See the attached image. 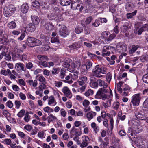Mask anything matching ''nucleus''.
Listing matches in <instances>:
<instances>
[{"label":"nucleus","instance_id":"64","mask_svg":"<svg viewBox=\"0 0 148 148\" xmlns=\"http://www.w3.org/2000/svg\"><path fill=\"white\" fill-rule=\"evenodd\" d=\"M24 128L27 131H30L32 129V127L29 125H27L25 126Z\"/></svg>","mask_w":148,"mask_h":148},{"label":"nucleus","instance_id":"33","mask_svg":"<svg viewBox=\"0 0 148 148\" xmlns=\"http://www.w3.org/2000/svg\"><path fill=\"white\" fill-rule=\"evenodd\" d=\"M37 58L40 61L48 60L49 59L47 56L45 55H38L37 56Z\"/></svg>","mask_w":148,"mask_h":148},{"label":"nucleus","instance_id":"55","mask_svg":"<svg viewBox=\"0 0 148 148\" xmlns=\"http://www.w3.org/2000/svg\"><path fill=\"white\" fill-rule=\"evenodd\" d=\"M111 101L110 100H108L107 101V102L105 103L103 102L102 103V105L105 108H108L109 106H110Z\"/></svg>","mask_w":148,"mask_h":148},{"label":"nucleus","instance_id":"41","mask_svg":"<svg viewBox=\"0 0 148 148\" xmlns=\"http://www.w3.org/2000/svg\"><path fill=\"white\" fill-rule=\"evenodd\" d=\"M82 140L84 142L88 144L90 143V139L87 136H84L82 137Z\"/></svg>","mask_w":148,"mask_h":148},{"label":"nucleus","instance_id":"56","mask_svg":"<svg viewBox=\"0 0 148 148\" xmlns=\"http://www.w3.org/2000/svg\"><path fill=\"white\" fill-rule=\"evenodd\" d=\"M25 113V110L22 109L18 113L17 115L19 117H22L24 116Z\"/></svg>","mask_w":148,"mask_h":148},{"label":"nucleus","instance_id":"2","mask_svg":"<svg viewBox=\"0 0 148 148\" xmlns=\"http://www.w3.org/2000/svg\"><path fill=\"white\" fill-rule=\"evenodd\" d=\"M47 17L50 20H54L60 21L63 20L58 7L54 8L52 10L51 13L48 14Z\"/></svg>","mask_w":148,"mask_h":148},{"label":"nucleus","instance_id":"42","mask_svg":"<svg viewBox=\"0 0 148 148\" xmlns=\"http://www.w3.org/2000/svg\"><path fill=\"white\" fill-rule=\"evenodd\" d=\"M136 133L132 132V130L131 129H130V128L129 129L128 132L127 133V134L129 138H131L132 137H134V135Z\"/></svg>","mask_w":148,"mask_h":148},{"label":"nucleus","instance_id":"39","mask_svg":"<svg viewBox=\"0 0 148 148\" xmlns=\"http://www.w3.org/2000/svg\"><path fill=\"white\" fill-rule=\"evenodd\" d=\"M75 31L76 34H80L83 31V28L79 26H77L75 29Z\"/></svg>","mask_w":148,"mask_h":148},{"label":"nucleus","instance_id":"8","mask_svg":"<svg viewBox=\"0 0 148 148\" xmlns=\"http://www.w3.org/2000/svg\"><path fill=\"white\" fill-rule=\"evenodd\" d=\"M116 48L119 52H125L127 49V46L123 42H120L117 44Z\"/></svg>","mask_w":148,"mask_h":148},{"label":"nucleus","instance_id":"57","mask_svg":"<svg viewBox=\"0 0 148 148\" xmlns=\"http://www.w3.org/2000/svg\"><path fill=\"white\" fill-rule=\"evenodd\" d=\"M39 63L40 65L43 66L44 67H47L48 66V63L45 61H40Z\"/></svg>","mask_w":148,"mask_h":148},{"label":"nucleus","instance_id":"47","mask_svg":"<svg viewBox=\"0 0 148 148\" xmlns=\"http://www.w3.org/2000/svg\"><path fill=\"white\" fill-rule=\"evenodd\" d=\"M60 71V69L58 68L53 67L52 71V73L53 75H56Z\"/></svg>","mask_w":148,"mask_h":148},{"label":"nucleus","instance_id":"62","mask_svg":"<svg viewBox=\"0 0 148 148\" xmlns=\"http://www.w3.org/2000/svg\"><path fill=\"white\" fill-rule=\"evenodd\" d=\"M60 113L62 116L63 117H65L66 115V113L64 110V109L63 108H62L60 110Z\"/></svg>","mask_w":148,"mask_h":148},{"label":"nucleus","instance_id":"15","mask_svg":"<svg viewBox=\"0 0 148 148\" xmlns=\"http://www.w3.org/2000/svg\"><path fill=\"white\" fill-rule=\"evenodd\" d=\"M130 129H132L133 132L137 134L140 132L142 131V127L139 124L134 126H131L130 127Z\"/></svg>","mask_w":148,"mask_h":148},{"label":"nucleus","instance_id":"48","mask_svg":"<svg viewBox=\"0 0 148 148\" xmlns=\"http://www.w3.org/2000/svg\"><path fill=\"white\" fill-rule=\"evenodd\" d=\"M93 19L92 16H89L87 18L85 21V23L86 25L89 24Z\"/></svg>","mask_w":148,"mask_h":148},{"label":"nucleus","instance_id":"37","mask_svg":"<svg viewBox=\"0 0 148 148\" xmlns=\"http://www.w3.org/2000/svg\"><path fill=\"white\" fill-rule=\"evenodd\" d=\"M101 18H99L97 19H96L94 23H92V26L95 27H97L99 26L100 25V19L101 20Z\"/></svg>","mask_w":148,"mask_h":148},{"label":"nucleus","instance_id":"11","mask_svg":"<svg viewBox=\"0 0 148 148\" xmlns=\"http://www.w3.org/2000/svg\"><path fill=\"white\" fill-rule=\"evenodd\" d=\"M69 32L66 27L64 25L62 26L59 31L60 35L63 37H66L69 34Z\"/></svg>","mask_w":148,"mask_h":148},{"label":"nucleus","instance_id":"63","mask_svg":"<svg viewBox=\"0 0 148 148\" xmlns=\"http://www.w3.org/2000/svg\"><path fill=\"white\" fill-rule=\"evenodd\" d=\"M92 86L94 88H97L98 87V84L97 81V82H92Z\"/></svg>","mask_w":148,"mask_h":148},{"label":"nucleus","instance_id":"40","mask_svg":"<svg viewBox=\"0 0 148 148\" xmlns=\"http://www.w3.org/2000/svg\"><path fill=\"white\" fill-rule=\"evenodd\" d=\"M66 70L64 69H62L60 71V77L61 79H63L66 75Z\"/></svg>","mask_w":148,"mask_h":148},{"label":"nucleus","instance_id":"34","mask_svg":"<svg viewBox=\"0 0 148 148\" xmlns=\"http://www.w3.org/2000/svg\"><path fill=\"white\" fill-rule=\"evenodd\" d=\"M48 122L49 123L52 121L53 120L57 119L56 117L52 114H51L49 116L47 117Z\"/></svg>","mask_w":148,"mask_h":148},{"label":"nucleus","instance_id":"45","mask_svg":"<svg viewBox=\"0 0 148 148\" xmlns=\"http://www.w3.org/2000/svg\"><path fill=\"white\" fill-rule=\"evenodd\" d=\"M43 110L45 112L47 113L53 112V109L49 106H47L44 108Z\"/></svg>","mask_w":148,"mask_h":148},{"label":"nucleus","instance_id":"7","mask_svg":"<svg viewBox=\"0 0 148 148\" xmlns=\"http://www.w3.org/2000/svg\"><path fill=\"white\" fill-rule=\"evenodd\" d=\"M141 99V98L140 96V94H135L132 97L131 103L134 106H138Z\"/></svg>","mask_w":148,"mask_h":148},{"label":"nucleus","instance_id":"24","mask_svg":"<svg viewBox=\"0 0 148 148\" xmlns=\"http://www.w3.org/2000/svg\"><path fill=\"white\" fill-rule=\"evenodd\" d=\"M96 115V113L94 112L91 111L89 112L86 114V117L88 121H90Z\"/></svg>","mask_w":148,"mask_h":148},{"label":"nucleus","instance_id":"59","mask_svg":"<svg viewBox=\"0 0 148 148\" xmlns=\"http://www.w3.org/2000/svg\"><path fill=\"white\" fill-rule=\"evenodd\" d=\"M2 63L6 64L7 65L8 67L10 69H12L13 68L14 66L13 64L12 63H7L6 62L4 61L2 62Z\"/></svg>","mask_w":148,"mask_h":148},{"label":"nucleus","instance_id":"21","mask_svg":"<svg viewBox=\"0 0 148 148\" xmlns=\"http://www.w3.org/2000/svg\"><path fill=\"white\" fill-rule=\"evenodd\" d=\"M135 114L136 116L138 119L143 120L145 118L144 114L138 110H136L135 112Z\"/></svg>","mask_w":148,"mask_h":148},{"label":"nucleus","instance_id":"18","mask_svg":"<svg viewBox=\"0 0 148 148\" xmlns=\"http://www.w3.org/2000/svg\"><path fill=\"white\" fill-rule=\"evenodd\" d=\"M29 6L26 3H23L21 6V10L23 13H27L29 9Z\"/></svg>","mask_w":148,"mask_h":148},{"label":"nucleus","instance_id":"4","mask_svg":"<svg viewBox=\"0 0 148 148\" xmlns=\"http://www.w3.org/2000/svg\"><path fill=\"white\" fill-rule=\"evenodd\" d=\"M106 71L103 69L102 70V68L100 67L99 65L95 66L92 70V75L93 77H96L99 78L102 77V75H100L101 73L105 74Z\"/></svg>","mask_w":148,"mask_h":148},{"label":"nucleus","instance_id":"12","mask_svg":"<svg viewBox=\"0 0 148 148\" xmlns=\"http://www.w3.org/2000/svg\"><path fill=\"white\" fill-rule=\"evenodd\" d=\"M69 71L71 73L69 74V75L71 76V79L75 80L78 78L79 73L77 71L71 68H69Z\"/></svg>","mask_w":148,"mask_h":148},{"label":"nucleus","instance_id":"51","mask_svg":"<svg viewBox=\"0 0 148 148\" xmlns=\"http://www.w3.org/2000/svg\"><path fill=\"white\" fill-rule=\"evenodd\" d=\"M51 42L52 43H59V38L58 36H56V37H52L51 39Z\"/></svg>","mask_w":148,"mask_h":148},{"label":"nucleus","instance_id":"46","mask_svg":"<svg viewBox=\"0 0 148 148\" xmlns=\"http://www.w3.org/2000/svg\"><path fill=\"white\" fill-rule=\"evenodd\" d=\"M38 136L41 138H44L45 137V134L43 131H40L38 132Z\"/></svg>","mask_w":148,"mask_h":148},{"label":"nucleus","instance_id":"28","mask_svg":"<svg viewBox=\"0 0 148 148\" xmlns=\"http://www.w3.org/2000/svg\"><path fill=\"white\" fill-rule=\"evenodd\" d=\"M16 26V23L12 21L10 22L7 24V27L10 29H14L15 28Z\"/></svg>","mask_w":148,"mask_h":148},{"label":"nucleus","instance_id":"52","mask_svg":"<svg viewBox=\"0 0 148 148\" xmlns=\"http://www.w3.org/2000/svg\"><path fill=\"white\" fill-rule=\"evenodd\" d=\"M112 79V75L110 72L108 73L106 75V79L107 81L110 83Z\"/></svg>","mask_w":148,"mask_h":148},{"label":"nucleus","instance_id":"13","mask_svg":"<svg viewBox=\"0 0 148 148\" xmlns=\"http://www.w3.org/2000/svg\"><path fill=\"white\" fill-rule=\"evenodd\" d=\"M15 68L17 71H25L26 70V68L25 67L24 65L21 62L16 63Z\"/></svg>","mask_w":148,"mask_h":148},{"label":"nucleus","instance_id":"20","mask_svg":"<svg viewBox=\"0 0 148 148\" xmlns=\"http://www.w3.org/2000/svg\"><path fill=\"white\" fill-rule=\"evenodd\" d=\"M57 104L55 98L53 96H51L49 97L48 100V104L51 106H55Z\"/></svg>","mask_w":148,"mask_h":148},{"label":"nucleus","instance_id":"44","mask_svg":"<svg viewBox=\"0 0 148 148\" xmlns=\"http://www.w3.org/2000/svg\"><path fill=\"white\" fill-rule=\"evenodd\" d=\"M139 121L136 119H133L131 121L132 125L131 126H134L136 125H139Z\"/></svg>","mask_w":148,"mask_h":148},{"label":"nucleus","instance_id":"17","mask_svg":"<svg viewBox=\"0 0 148 148\" xmlns=\"http://www.w3.org/2000/svg\"><path fill=\"white\" fill-rule=\"evenodd\" d=\"M45 28L48 31H51L54 29V27L52 23L49 21H47L45 24Z\"/></svg>","mask_w":148,"mask_h":148},{"label":"nucleus","instance_id":"9","mask_svg":"<svg viewBox=\"0 0 148 148\" xmlns=\"http://www.w3.org/2000/svg\"><path fill=\"white\" fill-rule=\"evenodd\" d=\"M103 125L106 127L108 128V130H109V132L112 133V131L113 128V119H111L110 120V127H108V120L106 119H104L103 120Z\"/></svg>","mask_w":148,"mask_h":148},{"label":"nucleus","instance_id":"10","mask_svg":"<svg viewBox=\"0 0 148 148\" xmlns=\"http://www.w3.org/2000/svg\"><path fill=\"white\" fill-rule=\"evenodd\" d=\"M14 51L16 52V57H19L20 59L23 61L26 60L27 58V56L25 54H23L22 56H20L19 54L17 53V54L16 51H18L19 52L23 51L20 49V48L18 46H16L14 49Z\"/></svg>","mask_w":148,"mask_h":148},{"label":"nucleus","instance_id":"1","mask_svg":"<svg viewBox=\"0 0 148 148\" xmlns=\"http://www.w3.org/2000/svg\"><path fill=\"white\" fill-rule=\"evenodd\" d=\"M98 85L100 86L103 87L100 88L97 92V94L95 96V98L98 97V96H101L103 97V98H105L106 96L104 94H101L102 92H106L109 89L108 87V84L106 83L104 81L101 79H98L97 80Z\"/></svg>","mask_w":148,"mask_h":148},{"label":"nucleus","instance_id":"43","mask_svg":"<svg viewBox=\"0 0 148 148\" xmlns=\"http://www.w3.org/2000/svg\"><path fill=\"white\" fill-rule=\"evenodd\" d=\"M92 62L91 61H88L86 62L85 64L84 65H85L87 69L89 70L92 67Z\"/></svg>","mask_w":148,"mask_h":148},{"label":"nucleus","instance_id":"31","mask_svg":"<svg viewBox=\"0 0 148 148\" xmlns=\"http://www.w3.org/2000/svg\"><path fill=\"white\" fill-rule=\"evenodd\" d=\"M137 10H136L132 13H127L126 14L127 18V19H131L134 16H135Z\"/></svg>","mask_w":148,"mask_h":148},{"label":"nucleus","instance_id":"19","mask_svg":"<svg viewBox=\"0 0 148 148\" xmlns=\"http://www.w3.org/2000/svg\"><path fill=\"white\" fill-rule=\"evenodd\" d=\"M72 63L71 59L68 58H66L64 60L63 65L64 67L68 68L69 69V68H71L70 66Z\"/></svg>","mask_w":148,"mask_h":148},{"label":"nucleus","instance_id":"49","mask_svg":"<svg viewBox=\"0 0 148 148\" xmlns=\"http://www.w3.org/2000/svg\"><path fill=\"white\" fill-rule=\"evenodd\" d=\"M142 80L144 82L148 84V73L146 74L143 76Z\"/></svg>","mask_w":148,"mask_h":148},{"label":"nucleus","instance_id":"14","mask_svg":"<svg viewBox=\"0 0 148 148\" xmlns=\"http://www.w3.org/2000/svg\"><path fill=\"white\" fill-rule=\"evenodd\" d=\"M62 91L65 96L68 97L69 98H71L72 97V93L67 87H64L62 90Z\"/></svg>","mask_w":148,"mask_h":148},{"label":"nucleus","instance_id":"22","mask_svg":"<svg viewBox=\"0 0 148 148\" xmlns=\"http://www.w3.org/2000/svg\"><path fill=\"white\" fill-rule=\"evenodd\" d=\"M31 18L32 22L34 25H38L40 22V19L39 18L36 16L32 15Z\"/></svg>","mask_w":148,"mask_h":148},{"label":"nucleus","instance_id":"61","mask_svg":"<svg viewBox=\"0 0 148 148\" xmlns=\"http://www.w3.org/2000/svg\"><path fill=\"white\" fill-rule=\"evenodd\" d=\"M137 29H138V30L137 33L138 35H140L142 34V32L144 31V30L143 29L142 26L140 27H138V28Z\"/></svg>","mask_w":148,"mask_h":148},{"label":"nucleus","instance_id":"53","mask_svg":"<svg viewBox=\"0 0 148 148\" xmlns=\"http://www.w3.org/2000/svg\"><path fill=\"white\" fill-rule=\"evenodd\" d=\"M32 5L34 7H39L40 5V3L38 1L36 0L34 1L32 3Z\"/></svg>","mask_w":148,"mask_h":148},{"label":"nucleus","instance_id":"30","mask_svg":"<svg viewBox=\"0 0 148 148\" xmlns=\"http://www.w3.org/2000/svg\"><path fill=\"white\" fill-rule=\"evenodd\" d=\"M134 8V5L132 3L128 2L126 3L125 6V8L128 11H130Z\"/></svg>","mask_w":148,"mask_h":148},{"label":"nucleus","instance_id":"29","mask_svg":"<svg viewBox=\"0 0 148 148\" xmlns=\"http://www.w3.org/2000/svg\"><path fill=\"white\" fill-rule=\"evenodd\" d=\"M88 70L86 67V66L84 65H82L81 68V72L82 74L86 75L88 73L87 71Z\"/></svg>","mask_w":148,"mask_h":148},{"label":"nucleus","instance_id":"27","mask_svg":"<svg viewBox=\"0 0 148 148\" xmlns=\"http://www.w3.org/2000/svg\"><path fill=\"white\" fill-rule=\"evenodd\" d=\"M27 82L30 86H32L34 88H35L37 86L38 84V82L36 80H30L27 81Z\"/></svg>","mask_w":148,"mask_h":148},{"label":"nucleus","instance_id":"35","mask_svg":"<svg viewBox=\"0 0 148 148\" xmlns=\"http://www.w3.org/2000/svg\"><path fill=\"white\" fill-rule=\"evenodd\" d=\"M139 47V46L137 45H133L132 47V48L129 51V53L130 54H132L134 53L137 50L138 48Z\"/></svg>","mask_w":148,"mask_h":148},{"label":"nucleus","instance_id":"26","mask_svg":"<svg viewBox=\"0 0 148 148\" xmlns=\"http://www.w3.org/2000/svg\"><path fill=\"white\" fill-rule=\"evenodd\" d=\"M108 88H109V89L107 91V92H102L101 93V94H104V95H105L106 96H105V98H103V97L102 96H98V97L96 98H98V99L99 98V99H101L103 100L106 99L107 97V95H106V94L109 91V90H110V95H112V91L110 87H108Z\"/></svg>","mask_w":148,"mask_h":148},{"label":"nucleus","instance_id":"38","mask_svg":"<svg viewBox=\"0 0 148 148\" xmlns=\"http://www.w3.org/2000/svg\"><path fill=\"white\" fill-rule=\"evenodd\" d=\"M1 42L4 45H5L6 44L8 39L5 36L3 35L2 37L0 38Z\"/></svg>","mask_w":148,"mask_h":148},{"label":"nucleus","instance_id":"25","mask_svg":"<svg viewBox=\"0 0 148 148\" xmlns=\"http://www.w3.org/2000/svg\"><path fill=\"white\" fill-rule=\"evenodd\" d=\"M71 50H77L80 47V45L78 43L75 42L69 46Z\"/></svg>","mask_w":148,"mask_h":148},{"label":"nucleus","instance_id":"23","mask_svg":"<svg viewBox=\"0 0 148 148\" xmlns=\"http://www.w3.org/2000/svg\"><path fill=\"white\" fill-rule=\"evenodd\" d=\"M36 27L34 24L30 23L27 25V31L30 32H32L35 31L36 29Z\"/></svg>","mask_w":148,"mask_h":148},{"label":"nucleus","instance_id":"54","mask_svg":"<svg viewBox=\"0 0 148 148\" xmlns=\"http://www.w3.org/2000/svg\"><path fill=\"white\" fill-rule=\"evenodd\" d=\"M93 93V91L91 89H89L85 93L84 95L88 97L90 95H92Z\"/></svg>","mask_w":148,"mask_h":148},{"label":"nucleus","instance_id":"32","mask_svg":"<svg viewBox=\"0 0 148 148\" xmlns=\"http://www.w3.org/2000/svg\"><path fill=\"white\" fill-rule=\"evenodd\" d=\"M60 4L63 6L68 5L71 3V0H60Z\"/></svg>","mask_w":148,"mask_h":148},{"label":"nucleus","instance_id":"3","mask_svg":"<svg viewBox=\"0 0 148 148\" xmlns=\"http://www.w3.org/2000/svg\"><path fill=\"white\" fill-rule=\"evenodd\" d=\"M16 10L15 8L12 4L6 5L3 10V12L5 16L7 17L11 16Z\"/></svg>","mask_w":148,"mask_h":148},{"label":"nucleus","instance_id":"16","mask_svg":"<svg viewBox=\"0 0 148 148\" xmlns=\"http://www.w3.org/2000/svg\"><path fill=\"white\" fill-rule=\"evenodd\" d=\"M90 102L88 100L85 99L83 101L82 105L84 107V111L85 112H87L90 110V106H88Z\"/></svg>","mask_w":148,"mask_h":148},{"label":"nucleus","instance_id":"58","mask_svg":"<svg viewBox=\"0 0 148 148\" xmlns=\"http://www.w3.org/2000/svg\"><path fill=\"white\" fill-rule=\"evenodd\" d=\"M26 67L28 69H30L33 67V64L31 62L26 63L25 64Z\"/></svg>","mask_w":148,"mask_h":148},{"label":"nucleus","instance_id":"5","mask_svg":"<svg viewBox=\"0 0 148 148\" xmlns=\"http://www.w3.org/2000/svg\"><path fill=\"white\" fill-rule=\"evenodd\" d=\"M26 44L28 46L32 47L40 45H41L42 43L39 40L35 38L29 37L27 39Z\"/></svg>","mask_w":148,"mask_h":148},{"label":"nucleus","instance_id":"36","mask_svg":"<svg viewBox=\"0 0 148 148\" xmlns=\"http://www.w3.org/2000/svg\"><path fill=\"white\" fill-rule=\"evenodd\" d=\"M116 36V34L114 33H113L109 35L108 37L106 38L105 40L107 42L110 41H112Z\"/></svg>","mask_w":148,"mask_h":148},{"label":"nucleus","instance_id":"6","mask_svg":"<svg viewBox=\"0 0 148 148\" xmlns=\"http://www.w3.org/2000/svg\"><path fill=\"white\" fill-rule=\"evenodd\" d=\"M82 5L83 3L82 1L80 0L75 1L71 3V8L73 10H79V11L81 12L84 8Z\"/></svg>","mask_w":148,"mask_h":148},{"label":"nucleus","instance_id":"60","mask_svg":"<svg viewBox=\"0 0 148 148\" xmlns=\"http://www.w3.org/2000/svg\"><path fill=\"white\" fill-rule=\"evenodd\" d=\"M55 85L58 87H61L62 84V83L60 81H56L54 83Z\"/></svg>","mask_w":148,"mask_h":148},{"label":"nucleus","instance_id":"50","mask_svg":"<svg viewBox=\"0 0 148 148\" xmlns=\"http://www.w3.org/2000/svg\"><path fill=\"white\" fill-rule=\"evenodd\" d=\"M38 77V80L41 83L46 82L45 79L42 75H39Z\"/></svg>","mask_w":148,"mask_h":148}]
</instances>
